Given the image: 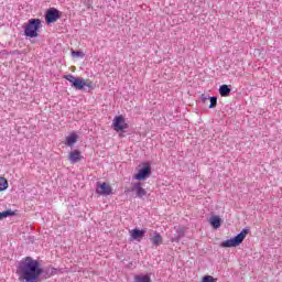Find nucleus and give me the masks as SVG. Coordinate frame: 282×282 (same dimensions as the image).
Here are the masks:
<instances>
[{
	"mask_svg": "<svg viewBox=\"0 0 282 282\" xmlns=\"http://www.w3.org/2000/svg\"><path fill=\"white\" fill-rule=\"evenodd\" d=\"M54 274H56V268H51L48 276H54Z\"/></svg>",
	"mask_w": 282,
	"mask_h": 282,
	"instance_id": "24",
	"label": "nucleus"
},
{
	"mask_svg": "<svg viewBox=\"0 0 282 282\" xmlns=\"http://www.w3.org/2000/svg\"><path fill=\"white\" fill-rule=\"evenodd\" d=\"M72 54L73 56H82V57L85 56V54L80 51H73Z\"/></svg>",
	"mask_w": 282,
	"mask_h": 282,
	"instance_id": "23",
	"label": "nucleus"
},
{
	"mask_svg": "<svg viewBox=\"0 0 282 282\" xmlns=\"http://www.w3.org/2000/svg\"><path fill=\"white\" fill-rule=\"evenodd\" d=\"M15 215L17 213L12 209L0 212V221H2V219H8V217H14Z\"/></svg>",
	"mask_w": 282,
	"mask_h": 282,
	"instance_id": "17",
	"label": "nucleus"
},
{
	"mask_svg": "<svg viewBox=\"0 0 282 282\" xmlns=\"http://www.w3.org/2000/svg\"><path fill=\"white\" fill-rule=\"evenodd\" d=\"M76 142H78V137L76 135V133H72L70 135H68L66 138V147H74V144H76Z\"/></svg>",
	"mask_w": 282,
	"mask_h": 282,
	"instance_id": "14",
	"label": "nucleus"
},
{
	"mask_svg": "<svg viewBox=\"0 0 282 282\" xmlns=\"http://www.w3.org/2000/svg\"><path fill=\"white\" fill-rule=\"evenodd\" d=\"M64 78L65 80H68V83L72 84V87H74V89H77L78 91H83L85 87L91 88V82L86 83L83 78L76 77L72 74L65 75Z\"/></svg>",
	"mask_w": 282,
	"mask_h": 282,
	"instance_id": "4",
	"label": "nucleus"
},
{
	"mask_svg": "<svg viewBox=\"0 0 282 282\" xmlns=\"http://www.w3.org/2000/svg\"><path fill=\"white\" fill-rule=\"evenodd\" d=\"M8 188V181L3 177H0V192H3Z\"/></svg>",
	"mask_w": 282,
	"mask_h": 282,
	"instance_id": "19",
	"label": "nucleus"
},
{
	"mask_svg": "<svg viewBox=\"0 0 282 282\" xmlns=\"http://www.w3.org/2000/svg\"><path fill=\"white\" fill-rule=\"evenodd\" d=\"M41 30V19H30L24 26V35L29 39H36Z\"/></svg>",
	"mask_w": 282,
	"mask_h": 282,
	"instance_id": "3",
	"label": "nucleus"
},
{
	"mask_svg": "<svg viewBox=\"0 0 282 282\" xmlns=\"http://www.w3.org/2000/svg\"><path fill=\"white\" fill-rule=\"evenodd\" d=\"M147 235V229L134 228L130 230V237L133 241H140Z\"/></svg>",
	"mask_w": 282,
	"mask_h": 282,
	"instance_id": "10",
	"label": "nucleus"
},
{
	"mask_svg": "<svg viewBox=\"0 0 282 282\" xmlns=\"http://www.w3.org/2000/svg\"><path fill=\"white\" fill-rule=\"evenodd\" d=\"M46 274H50V271H46Z\"/></svg>",
	"mask_w": 282,
	"mask_h": 282,
	"instance_id": "25",
	"label": "nucleus"
},
{
	"mask_svg": "<svg viewBox=\"0 0 282 282\" xmlns=\"http://www.w3.org/2000/svg\"><path fill=\"white\" fill-rule=\"evenodd\" d=\"M230 91H231V89L228 85H221L219 87V94L223 98L230 96Z\"/></svg>",
	"mask_w": 282,
	"mask_h": 282,
	"instance_id": "16",
	"label": "nucleus"
},
{
	"mask_svg": "<svg viewBox=\"0 0 282 282\" xmlns=\"http://www.w3.org/2000/svg\"><path fill=\"white\" fill-rule=\"evenodd\" d=\"M68 160L70 164H78V162L83 160V154L79 152V150H74L69 152Z\"/></svg>",
	"mask_w": 282,
	"mask_h": 282,
	"instance_id": "11",
	"label": "nucleus"
},
{
	"mask_svg": "<svg viewBox=\"0 0 282 282\" xmlns=\"http://www.w3.org/2000/svg\"><path fill=\"white\" fill-rule=\"evenodd\" d=\"M200 100L202 102H206L207 100H210V96L203 94L200 95Z\"/></svg>",
	"mask_w": 282,
	"mask_h": 282,
	"instance_id": "22",
	"label": "nucleus"
},
{
	"mask_svg": "<svg viewBox=\"0 0 282 282\" xmlns=\"http://www.w3.org/2000/svg\"><path fill=\"white\" fill-rule=\"evenodd\" d=\"M209 224L213 226V228H221V218H219V216H213L209 219Z\"/></svg>",
	"mask_w": 282,
	"mask_h": 282,
	"instance_id": "15",
	"label": "nucleus"
},
{
	"mask_svg": "<svg viewBox=\"0 0 282 282\" xmlns=\"http://www.w3.org/2000/svg\"><path fill=\"white\" fill-rule=\"evenodd\" d=\"M202 282H217V280L213 278V275H205L203 276Z\"/></svg>",
	"mask_w": 282,
	"mask_h": 282,
	"instance_id": "21",
	"label": "nucleus"
},
{
	"mask_svg": "<svg viewBox=\"0 0 282 282\" xmlns=\"http://www.w3.org/2000/svg\"><path fill=\"white\" fill-rule=\"evenodd\" d=\"M112 188L107 183H100L97 182L96 193L97 195H102L104 197H108V195H111Z\"/></svg>",
	"mask_w": 282,
	"mask_h": 282,
	"instance_id": "7",
	"label": "nucleus"
},
{
	"mask_svg": "<svg viewBox=\"0 0 282 282\" xmlns=\"http://www.w3.org/2000/svg\"><path fill=\"white\" fill-rule=\"evenodd\" d=\"M150 241H152V245L155 247L161 246L163 241L162 235H160L158 231H154V236L150 238Z\"/></svg>",
	"mask_w": 282,
	"mask_h": 282,
	"instance_id": "12",
	"label": "nucleus"
},
{
	"mask_svg": "<svg viewBox=\"0 0 282 282\" xmlns=\"http://www.w3.org/2000/svg\"><path fill=\"white\" fill-rule=\"evenodd\" d=\"M184 235H186V231L184 230V228H177L176 234L172 238V241L176 243L180 242V240L184 237Z\"/></svg>",
	"mask_w": 282,
	"mask_h": 282,
	"instance_id": "13",
	"label": "nucleus"
},
{
	"mask_svg": "<svg viewBox=\"0 0 282 282\" xmlns=\"http://www.w3.org/2000/svg\"><path fill=\"white\" fill-rule=\"evenodd\" d=\"M133 282H151V275H149V274L134 275Z\"/></svg>",
	"mask_w": 282,
	"mask_h": 282,
	"instance_id": "18",
	"label": "nucleus"
},
{
	"mask_svg": "<svg viewBox=\"0 0 282 282\" xmlns=\"http://www.w3.org/2000/svg\"><path fill=\"white\" fill-rule=\"evenodd\" d=\"M131 193H135L137 197H139V199H142V197H147V189H144L142 187V183L138 182L134 183L131 187Z\"/></svg>",
	"mask_w": 282,
	"mask_h": 282,
	"instance_id": "9",
	"label": "nucleus"
},
{
	"mask_svg": "<svg viewBox=\"0 0 282 282\" xmlns=\"http://www.w3.org/2000/svg\"><path fill=\"white\" fill-rule=\"evenodd\" d=\"M61 11L56 8H50L45 13V21L47 25H51V23H56L58 19H61Z\"/></svg>",
	"mask_w": 282,
	"mask_h": 282,
	"instance_id": "5",
	"label": "nucleus"
},
{
	"mask_svg": "<svg viewBox=\"0 0 282 282\" xmlns=\"http://www.w3.org/2000/svg\"><path fill=\"white\" fill-rule=\"evenodd\" d=\"M129 127V123L124 120V117L122 116H116L112 121V129L113 131H117V133H120V131H124Z\"/></svg>",
	"mask_w": 282,
	"mask_h": 282,
	"instance_id": "6",
	"label": "nucleus"
},
{
	"mask_svg": "<svg viewBox=\"0 0 282 282\" xmlns=\"http://www.w3.org/2000/svg\"><path fill=\"white\" fill-rule=\"evenodd\" d=\"M209 109H215V107H217V97L216 96H213V97H209Z\"/></svg>",
	"mask_w": 282,
	"mask_h": 282,
	"instance_id": "20",
	"label": "nucleus"
},
{
	"mask_svg": "<svg viewBox=\"0 0 282 282\" xmlns=\"http://www.w3.org/2000/svg\"><path fill=\"white\" fill-rule=\"evenodd\" d=\"M149 175H151V165H145L134 175V180H138L139 182H144V180H147Z\"/></svg>",
	"mask_w": 282,
	"mask_h": 282,
	"instance_id": "8",
	"label": "nucleus"
},
{
	"mask_svg": "<svg viewBox=\"0 0 282 282\" xmlns=\"http://www.w3.org/2000/svg\"><path fill=\"white\" fill-rule=\"evenodd\" d=\"M17 274L21 282H39L41 276L45 274V270L39 260L25 257L19 262Z\"/></svg>",
	"mask_w": 282,
	"mask_h": 282,
	"instance_id": "1",
	"label": "nucleus"
},
{
	"mask_svg": "<svg viewBox=\"0 0 282 282\" xmlns=\"http://www.w3.org/2000/svg\"><path fill=\"white\" fill-rule=\"evenodd\" d=\"M249 232V227L243 228L236 237L223 241L220 243L221 248H237V246H241Z\"/></svg>",
	"mask_w": 282,
	"mask_h": 282,
	"instance_id": "2",
	"label": "nucleus"
}]
</instances>
